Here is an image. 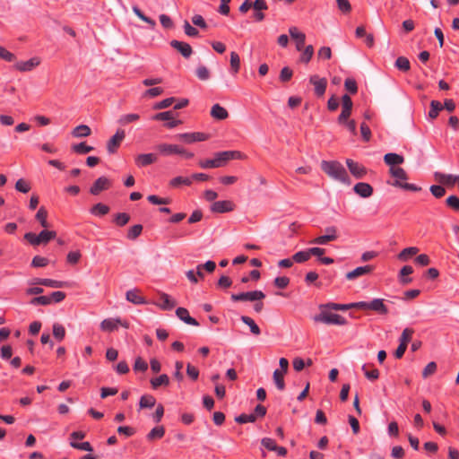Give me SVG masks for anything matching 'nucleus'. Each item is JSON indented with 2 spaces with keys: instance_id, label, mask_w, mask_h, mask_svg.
I'll list each match as a JSON object with an SVG mask.
<instances>
[{
  "instance_id": "20",
  "label": "nucleus",
  "mask_w": 459,
  "mask_h": 459,
  "mask_svg": "<svg viewBox=\"0 0 459 459\" xmlns=\"http://www.w3.org/2000/svg\"><path fill=\"white\" fill-rule=\"evenodd\" d=\"M118 323H120V318H106L101 321L100 328L103 332L111 333L118 329Z\"/></svg>"
},
{
  "instance_id": "49",
  "label": "nucleus",
  "mask_w": 459,
  "mask_h": 459,
  "mask_svg": "<svg viewBox=\"0 0 459 459\" xmlns=\"http://www.w3.org/2000/svg\"><path fill=\"white\" fill-rule=\"evenodd\" d=\"M310 257L311 256H310L309 251H308V249H307V250H302V251H299V252L295 253L292 256V259L294 262L301 264V263H305L307 260H309Z\"/></svg>"
},
{
  "instance_id": "40",
  "label": "nucleus",
  "mask_w": 459,
  "mask_h": 459,
  "mask_svg": "<svg viewBox=\"0 0 459 459\" xmlns=\"http://www.w3.org/2000/svg\"><path fill=\"white\" fill-rule=\"evenodd\" d=\"M441 110H443V105L441 104V102H439L438 100H431L429 117L431 119H435L437 117Z\"/></svg>"
},
{
  "instance_id": "24",
  "label": "nucleus",
  "mask_w": 459,
  "mask_h": 459,
  "mask_svg": "<svg viewBox=\"0 0 459 459\" xmlns=\"http://www.w3.org/2000/svg\"><path fill=\"white\" fill-rule=\"evenodd\" d=\"M211 116L217 120H224L228 118L229 112L220 104H214L211 109Z\"/></svg>"
},
{
  "instance_id": "37",
  "label": "nucleus",
  "mask_w": 459,
  "mask_h": 459,
  "mask_svg": "<svg viewBox=\"0 0 459 459\" xmlns=\"http://www.w3.org/2000/svg\"><path fill=\"white\" fill-rule=\"evenodd\" d=\"M286 373H283L282 371H280V369H275L273 372V381L276 385V387L282 391L285 389V382H284V375Z\"/></svg>"
},
{
  "instance_id": "36",
  "label": "nucleus",
  "mask_w": 459,
  "mask_h": 459,
  "mask_svg": "<svg viewBox=\"0 0 459 459\" xmlns=\"http://www.w3.org/2000/svg\"><path fill=\"white\" fill-rule=\"evenodd\" d=\"M156 403V399L152 394H144L140 398L139 406L141 409L152 408Z\"/></svg>"
},
{
  "instance_id": "13",
  "label": "nucleus",
  "mask_w": 459,
  "mask_h": 459,
  "mask_svg": "<svg viewBox=\"0 0 459 459\" xmlns=\"http://www.w3.org/2000/svg\"><path fill=\"white\" fill-rule=\"evenodd\" d=\"M157 160V155L154 153H143L134 158V162L138 168H143L155 163Z\"/></svg>"
},
{
  "instance_id": "43",
  "label": "nucleus",
  "mask_w": 459,
  "mask_h": 459,
  "mask_svg": "<svg viewBox=\"0 0 459 459\" xmlns=\"http://www.w3.org/2000/svg\"><path fill=\"white\" fill-rule=\"evenodd\" d=\"M395 67L402 72H408L411 69V64L407 57L399 56L395 60Z\"/></svg>"
},
{
  "instance_id": "57",
  "label": "nucleus",
  "mask_w": 459,
  "mask_h": 459,
  "mask_svg": "<svg viewBox=\"0 0 459 459\" xmlns=\"http://www.w3.org/2000/svg\"><path fill=\"white\" fill-rule=\"evenodd\" d=\"M173 115H175V113L172 110L160 112V113L155 114L152 117V120H155V121H169L170 119H173Z\"/></svg>"
},
{
  "instance_id": "53",
  "label": "nucleus",
  "mask_w": 459,
  "mask_h": 459,
  "mask_svg": "<svg viewBox=\"0 0 459 459\" xmlns=\"http://www.w3.org/2000/svg\"><path fill=\"white\" fill-rule=\"evenodd\" d=\"M70 446L73 448H75V449H78V450H82V451H87V452H92L93 451L92 446L88 441L82 442V443H78L76 441H70Z\"/></svg>"
},
{
  "instance_id": "22",
  "label": "nucleus",
  "mask_w": 459,
  "mask_h": 459,
  "mask_svg": "<svg viewBox=\"0 0 459 459\" xmlns=\"http://www.w3.org/2000/svg\"><path fill=\"white\" fill-rule=\"evenodd\" d=\"M126 297L129 302L135 304V305H141V304L147 303L145 299L140 294V290L138 289L127 290Z\"/></svg>"
},
{
  "instance_id": "30",
  "label": "nucleus",
  "mask_w": 459,
  "mask_h": 459,
  "mask_svg": "<svg viewBox=\"0 0 459 459\" xmlns=\"http://www.w3.org/2000/svg\"><path fill=\"white\" fill-rule=\"evenodd\" d=\"M413 273V268L411 265H404L400 270V282L403 285L409 284L412 281V279L406 277Z\"/></svg>"
},
{
  "instance_id": "47",
  "label": "nucleus",
  "mask_w": 459,
  "mask_h": 459,
  "mask_svg": "<svg viewBox=\"0 0 459 459\" xmlns=\"http://www.w3.org/2000/svg\"><path fill=\"white\" fill-rule=\"evenodd\" d=\"M313 55H314V48L312 45H308L304 48L303 53L301 54V56L299 57V61L301 63L307 64L313 57Z\"/></svg>"
},
{
  "instance_id": "51",
  "label": "nucleus",
  "mask_w": 459,
  "mask_h": 459,
  "mask_svg": "<svg viewBox=\"0 0 459 459\" xmlns=\"http://www.w3.org/2000/svg\"><path fill=\"white\" fill-rule=\"evenodd\" d=\"M30 304L32 306H48L51 304L49 296H39L30 299Z\"/></svg>"
},
{
  "instance_id": "6",
  "label": "nucleus",
  "mask_w": 459,
  "mask_h": 459,
  "mask_svg": "<svg viewBox=\"0 0 459 459\" xmlns=\"http://www.w3.org/2000/svg\"><path fill=\"white\" fill-rule=\"evenodd\" d=\"M112 186V181L107 177L98 178L90 187V194L99 195L102 191L108 190Z\"/></svg>"
},
{
  "instance_id": "4",
  "label": "nucleus",
  "mask_w": 459,
  "mask_h": 459,
  "mask_svg": "<svg viewBox=\"0 0 459 459\" xmlns=\"http://www.w3.org/2000/svg\"><path fill=\"white\" fill-rule=\"evenodd\" d=\"M321 312L313 317L316 323H324L325 325H345L348 324L347 320L339 314H333L325 309H320Z\"/></svg>"
},
{
  "instance_id": "54",
  "label": "nucleus",
  "mask_w": 459,
  "mask_h": 459,
  "mask_svg": "<svg viewBox=\"0 0 459 459\" xmlns=\"http://www.w3.org/2000/svg\"><path fill=\"white\" fill-rule=\"evenodd\" d=\"M292 76L293 71L289 66H285L281 70L279 79L281 82L285 83L290 82Z\"/></svg>"
},
{
  "instance_id": "1",
  "label": "nucleus",
  "mask_w": 459,
  "mask_h": 459,
  "mask_svg": "<svg viewBox=\"0 0 459 459\" xmlns=\"http://www.w3.org/2000/svg\"><path fill=\"white\" fill-rule=\"evenodd\" d=\"M321 169L326 175L335 180L341 181L342 183L347 185L351 183L346 169L342 165V163L337 160H323L321 162Z\"/></svg>"
},
{
  "instance_id": "14",
  "label": "nucleus",
  "mask_w": 459,
  "mask_h": 459,
  "mask_svg": "<svg viewBox=\"0 0 459 459\" xmlns=\"http://www.w3.org/2000/svg\"><path fill=\"white\" fill-rule=\"evenodd\" d=\"M40 64L39 57H31L27 61L17 62L14 65V68L20 72H30L36 68Z\"/></svg>"
},
{
  "instance_id": "28",
  "label": "nucleus",
  "mask_w": 459,
  "mask_h": 459,
  "mask_svg": "<svg viewBox=\"0 0 459 459\" xmlns=\"http://www.w3.org/2000/svg\"><path fill=\"white\" fill-rule=\"evenodd\" d=\"M91 130L87 125H80L72 131V135L76 138L87 137L91 135Z\"/></svg>"
},
{
  "instance_id": "52",
  "label": "nucleus",
  "mask_w": 459,
  "mask_h": 459,
  "mask_svg": "<svg viewBox=\"0 0 459 459\" xmlns=\"http://www.w3.org/2000/svg\"><path fill=\"white\" fill-rule=\"evenodd\" d=\"M43 286L50 287V288H65L69 286V283L67 281H56L52 279H45V281L43 282Z\"/></svg>"
},
{
  "instance_id": "56",
  "label": "nucleus",
  "mask_w": 459,
  "mask_h": 459,
  "mask_svg": "<svg viewBox=\"0 0 459 459\" xmlns=\"http://www.w3.org/2000/svg\"><path fill=\"white\" fill-rule=\"evenodd\" d=\"M344 88L351 94H356L358 92L357 82L353 78H347L345 80Z\"/></svg>"
},
{
  "instance_id": "18",
  "label": "nucleus",
  "mask_w": 459,
  "mask_h": 459,
  "mask_svg": "<svg viewBox=\"0 0 459 459\" xmlns=\"http://www.w3.org/2000/svg\"><path fill=\"white\" fill-rule=\"evenodd\" d=\"M290 37L296 41V48L298 51H301L305 45L306 35L303 32H299L297 27H290L289 29Z\"/></svg>"
},
{
  "instance_id": "23",
  "label": "nucleus",
  "mask_w": 459,
  "mask_h": 459,
  "mask_svg": "<svg viewBox=\"0 0 459 459\" xmlns=\"http://www.w3.org/2000/svg\"><path fill=\"white\" fill-rule=\"evenodd\" d=\"M370 310L375 311L379 315L385 316L389 313L386 305L384 303L382 299H374L370 301Z\"/></svg>"
},
{
  "instance_id": "39",
  "label": "nucleus",
  "mask_w": 459,
  "mask_h": 459,
  "mask_svg": "<svg viewBox=\"0 0 459 459\" xmlns=\"http://www.w3.org/2000/svg\"><path fill=\"white\" fill-rule=\"evenodd\" d=\"M240 69V57L238 54L235 51L230 53V70L236 74L239 72Z\"/></svg>"
},
{
  "instance_id": "19",
  "label": "nucleus",
  "mask_w": 459,
  "mask_h": 459,
  "mask_svg": "<svg viewBox=\"0 0 459 459\" xmlns=\"http://www.w3.org/2000/svg\"><path fill=\"white\" fill-rule=\"evenodd\" d=\"M155 305L162 310H171L176 307L177 302L169 295L162 292L160 294V302Z\"/></svg>"
},
{
  "instance_id": "61",
  "label": "nucleus",
  "mask_w": 459,
  "mask_h": 459,
  "mask_svg": "<svg viewBox=\"0 0 459 459\" xmlns=\"http://www.w3.org/2000/svg\"><path fill=\"white\" fill-rule=\"evenodd\" d=\"M429 191L436 198H441L446 194V189L442 185H432Z\"/></svg>"
},
{
  "instance_id": "25",
  "label": "nucleus",
  "mask_w": 459,
  "mask_h": 459,
  "mask_svg": "<svg viewBox=\"0 0 459 459\" xmlns=\"http://www.w3.org/2000/svg\"><path fill=\"white\" fill-rule=\"evenodd\" d=\"M384 161L385 164L394 167L395 165H400L403 163L404 158L403 156L394 153V152H388L384 156Z\"/></svg>"
},
{
  "instance_id": "42",
  "label": "nucleus",
  "mask_w": 459,
  "mask_h": 459,
  "mask_svg": "<svg viewBox=\"0 0 459 459\" xmlns=\"http://www.w3.org/2000/svg\"><path fill=\"white\" fill-rule=\"evenodd\" d=\"M72 151L78 154H86L93 150L92 146L87 145L85 142L72 145Z\"/></svg>"
},
{
  "instance_id": "38",
  "label": "nucleus",
  "mask_w": 459,
  "mask_h": 459,
  "mask_svg": "<svg viewBox=\"0 0 459 459\" xmlns=\"http://www.w3.org/2000/svg\"><path fill=\"white\" fill-rule=\"evenodd\" d=\"M140 119V116L135 113L122 115L117 122L121 126H126L130 123L136 122Z\"/></svg>"
},
{
  "instance_id": "63",
  "label": "nucleus",
  "mask_w": 459,
  "mask_h": 459,
  "mask_svg": "<svg viewBox=\"0 0 459 459\" xmlns=\"http://www.w3.org/2000/svg\"><path fill=\"white\" fill-rule=\"evenodd\" d=\"M48 264V259L40 255H35L31 261L32 267H45Z\"/></svg>"
},
{
  "instance_id": "58",
  "label": "nucleus",
  "mask_w": 459,
  "mask_h": 459,
  "mask_svg": "<svg viewBox=\"0 0 459 459\" xmlns=\"http://www.w3.org/2000/svg\"><path fill=\"white\" fill-rule=\"evenodd\" d=\"M256 420V416L253 413L251 414H245L242 413L235 418V421L239 424H245L248 422H255Z\"/></svg>"
},
{
  "instance_id": "44",
  "label": "nucleus",
  "mask_w": 459,
  "mask_h": 459,
  "mask_svg": "<svg viewBox=\"0 0 459 459\" xmlns=\"http://www.w3.org/2000/svg\"><path fill=\"white\" fill-rule=\"evenodd\" d=\"M143 231V225L142 224H135L129 228L126 238L130 240L136 239Z\"/></svg>"
},
{
  "instance_id": "29",
  "label": "nucleus",
  "mask_w": 459,
  "mask_h": 459,
  "mask_svg": "<svg viewBox=\"0 0 459 459\" xmlns=\"http://www.w3.org/2000/svg\"><path fill=\"white\" fill-rule=\"evenodd\" d=\"M150 383L152 388L156 390L161 385L168 386L169 385V377H168V375L162 374L158 377L152 378Z\"/></svg>"
},
{
  "instance_id": "9",
  "label": "nucleus",
  "mask_w": 459,
  "mask_h": 459,
  "mask_svg": "<svg viewBox=\"0 0 459 459\" xmlns=\"http://www.w3.org/2000/svg\"><path fill=\"white\" fill-rule=\"evenodd\" d=\"M459 175L446 174L443 172L436 171L434 173V178L440 185L452 187L455 183L458 182Z\"/></svg>"
},
{
  "instance_id": "16",
  "label": "nucleus",
  "mask_w": 459,
  "mask_h": 459,
  "mask_svg": "<svg viewBox=\"0 0 459 459\" xmlns=\"http://www.w3.org/2000/svg\"><path fill=\"white\" fill-rule=\"evenodd\" d=\"M170 46L178 51L185 58L190 57L193 53L192 47L186 42L173 39L170 41Z\"/></svg>"
},
{
  "instance_id": "50",
  "label": "nucleus",
  "mask_w": 459,
  "mask_h": 459,
  "mask_svg": "<svg viewBox=\"0 0 459 459\" xmlns=\"http://www.w3.org/2000/svg\"><path fill=\"white\" fill-rule=\"evenodd\" d=\"M414 333V330L412 328H405L400 337V343L404 346H408V343L411 342L412 335Z\"/></svg>"
},
{
  "instance_id": "5",
  "label": "nucleus",
  "mask_w": 459,
  "mask_h": 459,
  "mask_svg": "<svg viewBox=\"0 0 459 459\" xmlns=\"http://www.w3.org/2000/svg\"><path fill=\"white\" fill-rule=\"evenodd\" d=\"M246 155L239 151H224L214 153V160L217 168L226 166L231 160H243Z\"/></svg>"
},
{
  "instance_id": "15",
  "label": "nucleus",
  "mask_w": 459,
  "mask_h": 459,
  "mask_svg": "<svg viewBox=\"0 0 459 459\" xmlns=\"http://www.w3.org/2000/svg\"><path fill=\"white\" fill-rule=\"evenodd\" d=\"M353 191L362 198H368L374 193L372 186L365 182H359L355 184L353 186Z\"/></svg>"
},
{
  "instance_id": "46",
  "label": "nucleus",
  "mask_w": 459,
  "mask_h": 459,
  "mask_svg": "<svg viewBox=\"0 0 459 459\" xmlns=\"http://www.w3.org/2000/svg\"><path fill=\"white\" fill-rule=\"evenodd\" d=\"M419 253V248L416 247H410L403 249L398 255V259L406 261L409 256L414 255Z\"/></svg>"
},
{
  "instance_id": "35",
  "label": "nucleus",
  "mask_w": 459,
  "mask_h": 459,
  "mask_svg": "<svg viewBox=\"0 0 459 459\" xmlns=\"http://www.w3.org/2000/svg\"><path fill=\"white\" fill-rule=\"evenodd\" d=\"M109 212V207L102 203H98L91 208V212L96 216H104Z\"/></svg>"
},
{
  "instance_id": "21",
  "label": "nucleus",
  "mask_w": 459,
  "mask_h": 459,
  "mask_svg": "<svg viewBox=\"0 0 459 459\" xmlns=\"http://www.w3.org/2000/svg\"><path fill=\"white\" fill-rule=\"evenodd\" d=\"M177 316L187 325H199V323L194 317L190 316L189 312L185 307H178L176 310Z\"/></svg>"
},
{
  "instance_id": "27",
  "label": "nucleus",
  "mask_w": 459,
  "mask_h": 459,
  "mask_svg": "<svg viewBox=\"0 0 459 459\" xmlns=\"http://www.w3.org/2000/svg\"><path fill=\"white\" fill-rule=\"evenodd\" d=\"M320 309H332V310H341L346 311L352 308V303L349 304H339L334 302H328L326 304H322L319 306Z\"/></svg>"
},
{
  "instance_id": "55",
  "label": "nucleus",
  "mask_w": 459,
  "mask_h": 459,
  "mask_svg": "<svg viewBox=\"0 0 459 459\" xmlns=\"http://www.w3.org/2000/svg\"><path fill=\"white\" fill-rule=\"evenodd\" d=\"M338 238V236L334 235H323L316 238L311 241L312 244H317V245H325L330 241H333Z\"/></svg>"
},
{
  "instance_id": "59",
  "label": "nucleus",
  "mask_w": 459,
  "mask_h": 459,
  "mask_svg": "<svg viewBox=\"0 0 459 459\" xmlns=\"http://www.w3.org/2000/svg\"><path fill=\"white\" fill-rule=\"evenodd\" d=\"M30 185L25 179L20 178L15 183V189L21 193H28L30 190Z\"/></svg>"
},
{
  "instance_id": "17",
  "label": "nucleus",
  "mask_w": 459,
  "mask_h": 459,
  "mask_svg": "<svg viewBox=\"0 0 459 459\" xmlns=\"http://www.w3.org/2000/svg\"><path fill=\"white\" fill-rule=\"evenodd\" d=\"M374 268L375 267L371 264L359 266V267L355 268L354 270H352L351 272H349L346 274V279L351 281V280H354L358 277H360L362 275L369 274L373 272Z\"/></svg>"
},
{
  "instance_id": "8",
  "label": "nucleus",
  "mask_w": 459,
  "mask_h": 459,
  "mask_svg": "<svg viewBox=\"0 0 459 459\" xmlns=\"http://www.w3.org/2000/svg\"><path fill=\"white\" fill-rule=\"evenodd\" d=\"M346 165L351 174L357 179L363 178L368 173V169L365 166L351 159L346 160Z\"/></svg>"
},
{
  "instance_id": "48",
  "label": "nucleus",
  "mask_w": 459,
  "mask_h": 459,
  "mask_svg": "<svg viewBox=\"0 0 459 459\" xmlns=\"http://www.w3.org/2000/svg\"><path fill=\"white\" fill-rule=\"evenodd\" d=\"M53 335L59 342L63 341L64 338L65 337V327L58 323L54 324L53 325Z\"/></svg>"
},
{
  "instance_id": "45",
  "label": "nucleus",
  "mask_w": 459,
  "mask_h": 459,
  "mask_svg": "<svg viewBox=\"0 0 459 459\" xmlns=\"http://www.w3.org/2000/svg\"><path fill=\"white\" fill-rule=\"evenodd\" d=\"M191 184L192 179L190 178H185L181 176L176 177L169 181V186L171 187H178L181 185L190 186Z\"/></svg>"
},
{
  "instance_id": "62",
  "label": "nucleus",
  "mask_w": 459,
  "mask_h": 459,
  "mask_svg": "<svg viewBox=\"0 0 459 459\" xmlns=\"http://www.w3.org/2000/svg\"><path fill=\"white\" fill-rule=\"evenodd\" d=\"M196 76L202 80L206 81L210 78V71L204 65H199L195 71Z\"/></svg>"
},
{
  "instance_id": "26",
  "label": "nucleus",
  "mask_w": 459,
  "mask_h": 459,
  "mask_svg": "<svg viewBox=\"0 0 459 459\" xmlns=\"http://www.w3.org/2000/svg\"><path fill=\"white\" fill-rule=\"evenodd\" d=\"M156 149L164 156H170L178 152V144L160 143L156 146Z\"/></svg>"
},
{
  "instance_id": "3",
  "label": "nucleus",
  "mask_w": 459,
  "mask_h": 459,
  "mask_svg": "<svg viewBox=\"0 0 459 459\" xmlns=\"http://www.w3.org/2000/svg\"><path fill=\"white\" fill-rule=\"evenodd\" d=\"M389 173L391 174L392 177L395 178V181L394 182L393 186L411 192L421 191L422 188L420 186H416L415 184L402 182L403 180L408 179V175L403 168L390 167Z\"/></svg>"
},
{
  "instance_id": "7",
  "label": "nucleus",
  "mask_w": 459,
  "mask_h": 459,
  "mask_svg": "<svg viewBox=\"0 0 459 459\" xmlns=\"http://www.w3.org/2000/svg\"><path fill=\"white\" fill-rule=\"evenodd\" d=\"M125 137H126L125 130L117 129L116 134L107 143L108 152L110 154L117 152V149L120 147L121 143L123 142Z\"/></svg>"
},
{
  "instance_id": "11",
  "label": "nucleus",
  "mask_w": 459,
  "mask_h": 459,
  "mask_svg": "<svg viewBox=\"0 0 459 459\" xmlns=\"http://www.w3.org/2000/svg\"><path fill=\"white\" fill-rule=\"evenodd\" d=\"M309 82L314 85V91L317 97H323L327 87L326 78H320L318 75H311Z\"/></svg>"
},
{
  "instance_id": "31",
  "label": "nucleus",
  "mask_w": 459,
  "mask_h": 459,
  "mask_svg": "<svg viewBox=\"0 0 459 459\" xmlns=\"http://www.w3.org/2000/svg\"><path fill=\"white\" fill-rule=\"evenodd\" d=\"M35 219H36V221H38L39 222V224L43 228L47 229L49 226V224L48 222V211L44 206H41L38 210V212L35 215Z\"/></svg>"
},
{
  "instance_id": "64",
  "label": "nucleus",
  "mask_w": 459,
  "mask_h": 459,
  "mask_svg": "<svg viewBox=\"0 0 459 459\" xmlns=\"http://www.w3.org/2000/svg\"><path fill=\"white\" fill-rule=\"evenodd\" d=\"M446 204L455 211H459V197L457 195H449L446 200Z\"/></svg>"
},
{
  "instance_id": "10",
  "label": "nucleus",
  "mask_w": 459,
  "mask_h": 459,
  "mask_svg": "<svg viewBox=\"0 0 459 459\" xmlns=\"http://www.w3.org/2000/svg\"><path fill=\"white\" fill-rule=\"evenodd\" d=\"M178 139L186 143H193L195 142H203L206 141L209 138V135L201 132L195 133H184L177 135Z\"/></svg>"
},
{
  "instance_id": "33",
  "label": "nucleus",
  "mask_w": 459,
  "mask_h": 459,
  "mask_svg": "<svg viewBox=\"0 0 459 459\" xmlns=\"http://www.w3.org/2000/svg\"><path fill=\"white\" fill-rule=\"evenodd\" d=\"M38 235H39L40 245L41 244L45 245V244L48 243L50 240L56 238V232L55 230H43Z\"/></svg>"
},
{
  "instance_id": "2",
  "label": "nucleus",
  "mask_w": 459,
  "mask_h": 459,
  "mask_svg": "<svg viewBox=\"0 0 459 459\" xmlns=\"http://www.w3.org/2000/svg\"><path fill=\"white\" fill-rule=\"evenodd\" d=\"M265 298V294L262 290H253L240 293H233L230 299L234 302L238 301H257L254 305V310L260 313L264 309V303L261 301Z\"/></svg>"
},
{
  "instance_id": "12",
  "label": "nucleus",
  "mask_w": 459,
  "mask_h": 459,
  "mask_svg": "<svg viewBox=\"0 0 459 459\" xmlns=\"http://www.w3.org/2000/svg\"><path fill=\"white\" fill-rule=\"evenodd\" d=\"M234 204L231 201H216L211 205V211L216 213L229 212L234 210Z\"/></svg>"
},
{
  "instance_id": "41",
  "label": "nucleus",
  "mask_w": 459,
  "mask_h": 459,
  "mask_svg": "<svg viewBox=\"0 0 459 459\" xmlns=\"http://www.w3.org/2000/svg\"><path fill=\"white\" fill-rule=\"evenodd\" d=\"M130 221V215L126 212H118L114 216L113 222L118 226L123 227Z\"/></svg>"
},
{
  "instance_id": "34",
  "label": "nucleus",
  "mask_w": 459,
  "mask_h": 459,
  "mask_svg": "<svg viewBox=\"0 0 459 459\" xmlns=\"http://www.w3.org/2000/svg\"><path fill=\"white\" fill-rule=\"evenodd\" d=\"M240 320L247 325L249 326L250 331L255 335H259L261 333V330L259 326L255 324V322L247 316H242Z\"/></svg>"
},
{
  "instance_id": "60",
  "label": "nucleus",
  "mask_w": 459,
  "mask_h": 459,
  "mask_svg": "<svg viewBox=\"0 0 459 459\" xmlns=\"http://www.w3.org/2000/svg\"><path fill=\"white\" fill-rule=\"evenodd\" d=\"M176 99L174 97L167 98L165 100H162L161 101H159L154 104L153 109H163L170 107L174 102Z\"/></svg>"
},
{
  "instance_id": "32",
  "label": "nucleus",
  "mask_w": 459,
  "mask_h": 459,
  "mask_svg": "<svg viewBox=\"0 0 459 459\" xmlns=\"http://www.w3.org/2000/svg\"><path fill=\"white\" fill-rule=\"evenodd\" d=\"M165 435V429L163 426H158L153 428L148 434H147V439L149 441H153L155 439H160Z\"/></svg>"
}]
</instances>
